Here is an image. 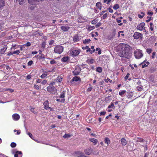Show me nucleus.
<instances>
[{"label": "nucleus", "instance_id": "9", "mask_svg": "<svg viewBox=\"0 0 157 157\" xmlns=\"http://www.w3.org/2000/svg\"><path fill=\"white\" fill-rule=\"evenodd\" d=\"M81 69L79 67H77L75 68V70L72 71L73 74L74 75H78L79 74L80 72Z\"/></svg>", "mask_w": 157, "mask_h": 157}, {"label": "nucleus", "instance_id": "19", "mask_svg": "<svg viewBox=\"0 0 157 157\" xmlns=\"http://www.w3.org/2000/svg\"><path fill=\"white\" fill-rule=\"evenodd\" d=\"M90 140L94 143V145L97 144L98 142V140L94 138H91L90 139Z\"/></svg>", "mask_w": 157, "mask_h": 157}, {"label": "nucleus", "instance_id": "23", "mask_svg": "<svg viewBox=\"0 0 157 157\" xmlns=\"http://www.w3.org/2000/svg\"><path fill=\"white\" fill-rule=\"evenodd\" d=\"M73 40L75 42H77L79 40V37L77 36H74Z\"/></svg>", "mask_w": 157, "mask_h": 157}, {"label": "nucleus", "instance_id": "38", "mask_svg": "<svg viewBox=\"0 0 157 157\" xmlns=\"http://www.w3.org/2000/svg\"><path fill=\"white\" fill-rule=\"evenodd\" d=\"M65 100V99H56L57 101H59V102H64Z\"/></svg>", "mask_w": 157, "mask_h": 157}, {"label": "nucleus", "instance_id": "16", "mask_svg": "<svg viewBox=\"0 0 157 157\" xmlns=\"http://www.w3.org/2000/svg\"><path fill=\"white\" fill-rule=\"evenodd\" d=\"M29 3L31 5H35L37 2H38V0H28Z\"/></svg>", "mask_w": 157, "mask_h": 157}, {"label": "nucleus", "instance_id": "49", "mask_svg": "<svg viewBox=\"0 0 157 157\" xmlns=\"http://www.w3.org/2000/svg\"><path fill=\"white\" fill-rule=\"evenodd\" d=\"M45 56L43 54H41V56H40V59H42L45 58Z\"/></svg>", "mask_w": 157, "mask_h": 157}, {"label": "nucleus", "instance_id": "64", "mask_svg": "<svg viewBox=\"0 0 157 157\" xmlns=\"http://www.w3.org/2000/svg\"><path fill=\"white\" fill-rule=\"evenodd\" d=\"M47 80H44L42 82V84L44 85L45 84L47 83Z\"/></svg>", "mask_w": 157, "mask_h": 157}, {"label": "nucleus", "instance_id": "57", "mask_svg": "<svg viewBox=\"0 0 157 157\" xmlns=\"http://www.w3.org/2000/svg\"><path fill=\"white\" fill-rule=\"evenodd\" d=\"M124 33V32L123 31H120L118 32V34L117 37H119L120 36V33Z\"/></svg>", "mask_w": 157, "mask_h": 157}, {"label": "nucleus", "instance_id": "53", "mask_svg": "<svg viewBox=\"0 0 157 157\" xmlns=\"http://www.w3.org/2000/svg\"><path fill=\"white\" fill-rule=\"evenodd\" d=\"M17 1H18L20 4L21 5L24 2V0H17Z\"/></svg>", "mask_w": 157, "mask_h": 157}, {"label": "nucleus", "instance_id": "14", "mask_svg": "<svg viewBox=\"0 0 157 157\" xmlns=\"http://www.w3.org/2000/svg\"><path fill=\"white\" fill-rule=\"evenodd\" d=\"M150 63L149 62L147 61L145 62V61H144L143 63H141V66L142 68H144L145 67H147L149 64Z\"/></svg>", "mask_w": 157, "mask_h": 157}, {"label": "nucleus", "instance_id": "40", "mask_svg": "<svg viewBox=\"0 0 157 157\" xmlns=\"http://www.w3.org/2000/svg\"><path fill=\"white\" fill-rule=\"evenodd\" d=\"M56 62L54 60H52L50 61V64L52 65L56 64Z\"/></svg>", "mask_w": 157, "mask_h": 157}, {"label": "nucleus", "instance_id": "17", "mask_svg": "<svg viewBox=\"0 0 157 157\" xmlns=\"http://www.w3.org/2000/svg\"><path fill=\"white\" fill-rule=\"evenodd\" d=\"M69 60L68 56L64 57L62 58L61 61L63 62H67Z\"/></svg>", "mask_w": 157, "mask_h": 157}, {"label": "nucleus", "instance_id": "36", "mask_svg": "<svg viewBox=\"0 0 157 157\" xmlns=\"http://www.w3.org/2000/svg\"><path fill=\"white\" fill-rule=\"evenodd\" d=\"M16 146V144L15 143L12 142L10 144V146L12 147L13 148L15 147Z\"/></svg>", "mask_w": 157, "mask_h": 157}, {"label": "nucleus", "instance_id": "34", "mask_svg": "<svg viewBox=\"0 0 157 157\" xmlns=\"http://www.w3.org/2000/svg\"><path fill=\"white\" fill-rule=\"evenodd\" d=\"M72 135L70 134H65L63 136V137H70L72 136Z\"/></svg>", "mask_w": 157, "mask_h": 157}, {"label": "nucleus", "instance_id": "48", "mask_svg": "<svg viewBox=\"0 0 157 157\" xmlns=\"http://www.w3.org/2000/svg\"><path fill=\"white\" fill-rule=\"evenodd\" d=\"M90 134V136H94V137H96L97 136V133H91Z\"/></svg>", "mask_w": 157, "mask_h": 157}, {"label": "nucleus", "instance_id": "45", "mask_svg": "<svg viewBox=\"0 0 157 157\" xmlns=\"http://www.w3.org/2000/svg\"><path fill=\"white\" fill-rule=\"evenodd\" d=\"M47 74L44 73L41 76V77L42 78H44L47 76Z\"/></svg>", "mask_w": 157, "mask_h": 157}, {"label": "nucleus", "instance_id": "15", "mask_svg": "<svg viewBox=\"0 0 157 157\" xmlns=\"http://www.w3.org/2000/svg\"><path fill=\"white\" fill-rule=\"evenodd\" d=\"M78 81H80V78L79 77L76 76L73 77L71 80V81L72 82H74V81L77 82Z\"/></svg>", "mask_w": 157, "mask_h": 157}, {"label": "nucleus", "instance_id": "13", "mask_svg": "<svg viewBox=\"0 0 157 157\" xmlns=\"http://www.w3.org/2000/svg\"><path fill=\"white\" fill-rule=\"evenodd\" d=\"M60 28L63 32H67L70 29V27L69 26H62Z\"/></svg>", "mask_w": 157, "mask_h": 157}, {"label": "nucleus", "instance_id": "51", "mask_svg": "<svg viewBox=\"0 0 157 157\" xmlns=\"http://www.w3.org/2000/svg\"><path fill=\"white\" fill-rule=\"evenodd\" d=\"M108 15V14L107 13H105L104 14L102 17V18L103 19H105L106 18Z\"/></svg>", "mask_w": 157, "mask_h": 157}, {"label": "nucleus", "instance_id": "39", "mask_svg": "<svg viewBox=\"0 0 157 157\" xmlns=\"http://www.w3.org/2000/svg\"><path fill=\"white\" fill-rule=\"evenodd\" d=\"M34 87L36 90H39L40 89L41 87L36 85H34Z\"/></svg>", "mask_w": 157, "mask_h": 157}, {"label": "nucleus", "instance_id": "3", "mask_svg": "<svg viewBox=\"0 0 157 157\" xmlns=\"http://www.w3.org/2000/svg\"><path fill=\"white\" fill-rule=\"evenodd\" d=\"M47 90L52 94H55L57 92V89L52 85H49L47 87Z\"/></svg>", "mask_w": 157, "mask_h": 157}, {"label": "nucleus", "instance_id": "31", "mask_svg": "<svg viewBox=\"0 0 157 157\" xmlns=\"http://www.w3.org/2000/svg\"><path fill=\"white\" fill-rule=\"evenodd\" d=\"M65 92L63 91L61 93V94L60 95L59 97L60 98H63L65 97Z\"/></svg>", "mask_w": 157, "mask_h": 157}, {"label": "nucleus", "instance_id": "59", "mask_svg": "<svg viewBox=\"0 0 157 157\" xmlns=\"http://www.w3.org/2000/svg\"><path fill=\"white\" fill-rule=\"evenodd\" d=\"M116 21H117V23H120L121 21V19H120V18H117V19H116Z\"/></svg>", "mask_w": 157, "mask_h": 157}, {"label": "nucleus", "instance_id": "56", "mask_svg": "<svg viewBox=\"0 0 157 157\" xmlns=\"http://www.w3.org/2000/svg\"><path fill=\"white\" fill-rule=\"evenodd\" d=\"M156 55V52H154L152 53V59H154L155 58V56Z\"/></svg>", "mask_w": 157, "mask_h": 157}, {"label": "nucleus", "instance_id": "7", "mask_svg": "<svg viewBox=\"0 0 157 157\" xmlns=\"http://www.w3.org/2000/svg\"><path fill=\"white\" fill-rule=\"evenodd\" d=\"M145 23L144 22H142L139 24L137 26L136 29L142 31L143 30H145V28L144 27L145 26Z\"/></svg>", "mask_w": 157, "mask_h": 157}, {"label": "nucleus", "instance_id": "30", "mask_svg": "<svg viewBox=\"0 0 157 157\" xmlns=\"http://www.w3.org/2000/svg\"><path fill=\"white\" fill-rule=\"evenodd\" d=\"M90 39H85L83 41V43L84 44H89L90 43Z\"/></svg>", "mask_w": 157, "mask_h": 157}, {"label": "nucleus", "instance_id": "29", "mask_svg": "<svg viewBox=\"0 0 157 157\" xmlns=\"http://www.w3.org/2000/svg\"><path fill=\"white\" fill-rule=\"evenodd\" d=\"M119 8V5L118 4H115L113 6V9L116 10Z\"/></svg>", "mask_w": 157, "mask_h": 157}, {"label": "nucleus", "instance_id": "24", "mask_svg": "<svg viewBox=\"0 0 157 157\" xmlns=\"http://www.w3.org/2000/svg\"><path fill=\"white\" fill-rule=\"evenodd\" d=\"M62 80V78L60 76H58L57 77L56 81L57 82H61Z\"/></svg>", "mask_w": 157, "mask_h": 157}, {"label": "nucleus", "instance_id": "12", "mask_svg": "<svg viewBox=\"0 0 157 157\" xmlns=\"http://www.w3.org/2000/svg\"><path fill=\"white\" fill-rule=\"evenodd\" d=\"M22 152L21 151H16L14 155V157H21Z\"/></svg>", "mask_w": 157, "mask_h": 157}, {"label": "nucleus", "instance_id": "8", "mask_svg": "<svg viewBox=\"0 0 157 157\" xmlns=\"http://www.w3.org/2000/svg\"><path fill=\"white\" fill-rule=\"evenodd\" d=\"M133 37L135 39H138L139 38H141L142 37V34L136 32L134 33Z\"/></svg>", "mask_w": 157, "mask_h": 157}, {"label": "nucleus", "instance_id": "63", "mask_svg": "<svg viewBox=\"0 0 157 157\" xmlns=\"http://www.w3.org/2000/svg\"><path fill=\"white\" fill-rule=\"evenodd\" d=\"M105 113H106V112L105 111L102 112L100 113V115H104L105 114Z\"/></svg>", "mask_w": 157, "mask_h": 157}, {"label": "nucleus", "instance_id": "42", "mask_svg": "<svg viewBox=\"0 0 157 157\" xmlns=\"http://www.w3.org/2000/svg\"><path fill=\"white\" fill-rule=\"evenodd\" d=\"M33 63V61L32 60L29 61L28 63V66H31Z\"/></svg>", "mask_w": 157, "mask_h": 157}, {"label": "nucleus", "instance_id": "37", "mask_svg": "<svg viewBox=\"0 0 157 157\" xmlns=\"http://www.w3.org/2000/svg\"><path fill=\"white\" fill-rule=\"evenodd\" d=\"M108 108H112V109H114L115 108V106L114 105V104L113 103H111V104L108 106Z\"/></svg>", "mask_w": 157, "mask_h": 157}, {"label": "nucleus", "instance_id": "47", "mask_svg": "<svg viewBox=\"0 0 157 157\" xmlns=\"http://www.w3.org/2000/svg\"><path fill=\"white\" fill-rule=\"evenodd\" d=\"M20 53V51L19 50H17L13 52V54H16L17 55L19 54Z\"/></svg>", "mask_w": 157, "mask_h": 157}, {"label": "nucleus", "instance_id": "55", "mask_svg": "<svg viewBox=\"0 0 157 157\" xmlns=\"http://www.w3.org/2000/svg\"><path fill=\"white\" fill-rule=\"evenodd\" d=\"M101 25V23L100 22H99L95 26L96 28H98V27H99Z\"/></svg>", "mask_w": 157, "mask_h": 157}, {"label": "nucleus", "instance_id": "44", "mask_svg": "<svg viewBox=\"0 0 157 157\" xmlns=\"http://www.w3.org/2000/svg\"><path fill=\"white\" fill-rule=\"evenodd\" d=\"M78 156V157H88L84 155L82 153H81Z\"/></svg>", "mask_w": 157, "mask_h": 157}, {"label": "nucleus", "instance_id": "41", "mask_svg": "<svg viewBox=\"0 0 157 157\" xmlns=\"http://www.w3.org/2000/svg\"><path fill=\"white\" fill-rule=\"evenodd\" d=\"M152 51V49L151 48H150V49L148 48L147 49V52L148 54H150V53H151Z\"/></svg>", "mask_w": 157, "mask_h": 157}, {"label": "nucleus", "instance_id": "54", "mask_svg": "<svg viewBox=\"0 0 157 157\" xmlns=\"http://www.w3.org/2000/svg\"><path fill=\"white\" fill-rule=\"evenodd\" d=\"M44 108L46 109H50V107H48V105H45L44 106Z\"/></svg>", "mask_w": 157, "mask_h": 157}, {"label": "nucleus", "instance_id": "58", "mask_svg": "<svg viewBox=\"0 0 157 157\" xmlns=\"http://www.w3.org/2000/svg\"><path fill=\"white\" fill-rule=\"evenodd\" d=\"M31 43L29 42H27L26 44H25V45L29 47L31 46Z\"/></svg>", "mask_w": 157, "mask_h": 157}, {"label": "nucleus", "instance_id": "6", "mask_svg": "<svg viewBox=\"0 0 157 157\" xmlns=\"http://www.w3.org/2000/svg\"><path fill=\"white\" fill-rule=\"evenodd\" d=\"M80 52V51L78 49H74L70 51V55L74 57L78 56Z\"/></svg>", "mask_w": 157, "mask_h": 157}, {"label": "nucleus", "instance_id": "35", "mask_svg": "<svg viewBox=\"0 0 157 157\" xmlns=\"http://www.w3.org/2000/svg\"><path fill=\"white\" fill-rule=\"evenodd\" d=\"M87 62H88L89 63H90V64L93 63L94 62V60L93 59H91L90 60H88L87 61Z\"/></svg>", "mask_w": 157, "mask_h": 157}, {"label": "nucleus", "instance_id": "32", "mask_svg": "<svg viewBox=\"0 0 157 157\" xmlns=\"http://www.w3.org/2000/svg\"><path fill=\"white\" fill-rule=\"evenodd\" d=\"M33 140L35 141L38 142L40 143L41 141L40 140L39 138H32Z\"/></svg>", "mask_w": 157, "mask_h": 157}, {"label": "nucleus", "instance_id": "43", "mask_svg": "<svg viewBox=\"0 0 157 157\" xmlns=\"http://www.w3.org/2000/svg\"><path fill=\"white\" fill-rule=\"evenodd\" d=\"M96 50L97 51H98V53L99 54H100L101 52V50L100 48H97L96 49Z\"/></svg>", "mask_w": 157, "mask_h": 157}, {"label": "nucleus", "instance_id": "2", "mask_svg": "<svg viewBox=\"0 0 157 157\" xmlns=\"http://www.w3.org/2000/svg\"><path fill=\"white\" fill-rule=\"evenodd\" d=\"M120 45L121 48V50H123L129 53V51L131 48L130 46L124 43H121Z\"/></svg>", "mask_w": 157, "mask_h": 157}, {"label": "nucleus", "instance_id": "22", "mask_svg": "<svg viewBox=\"0 0 157 157\" xmlns=\"http://www.w3.org/2000/svg\"><path fill=\"white\" fill-rule=\"evenodd\" d=\"M96 6L100 10H101V3L100 2H97L96 4Z\"/></svg>", "mask_w": 157, "mask_h": 157}, {"label": "nucleus", "instance_id": "20", "mask_svg": "<svg viewBox=\"0 0 157 157\" xmlns=\"http://www.w3.org/2000/svg\"><path fill=\"white\" fill-rule=\"evenodd\" d=\"M7 48V47L6 46H4L1 49L0 51V53L1 54H4L5 52L6 51Z\"/></svg>", "mask_w": 157, "mask_h": 157}, {"label": "nucleus", "instance_id": "27", "mask_svg": "<svg viewBox=\"0 0 157 157\" xmlns=\"http://www.w3.org/2000/svg\"><path fill=\"white\" fill-rule=\"evenodd\" d=\"M96 71L99 73H101L102 71V69L100 67H98L97 68Z\"/></svg>", "mask_w": 157, "mask_h": 157}, {"label": "nucleus", "instance_id": "52", "mask_svg": "<svg viewBox=\"0 0 157 157\" xmlns=\"http://www.w3.org/2000/svg\"><path fill=\"white\" fill-rule=\"evenodd\" d=\"M129 75H130V74H129L128 73H127V74L124 77L125 80H126L128 78Z\"/></svg>", "mask_w": 157, "mask_h": 157}, {"label": "nucleus", "instance_id": "26", "mask_svg": "<svg viewBox=\"0 0 157 157\" xmlns=\"http://www.w3.org/2000/svg\"><path fill=\"white\" fill-rule=\"evenodd\" d=\"M105 81L107 82H109L110 83H114L115 82V81L112 82V80L110 79L109 78L105 79Z\"/></svg>", "mask_w": 157, "mask_h": 157}, {"label": "nucleus", "instance_id": "1", "mask_svg": "<svg viewBox=\"0 0 157 157\" xmlns=\"http://www.w3.org/2000/svg\"><path fill=\"white\" fill-rule=\"evenodd\" d=\"M118 56L121 57L125 58L127 59H129L131 57V55L129 53L127 52L121 50L118 54Z\"/></svg>", "mask_w": 157, "mask_h": 157}, {"label": "nucleus", "instance_id": "62", "mask_svg": "<svg viewBox=\"0 0 157 157\" xmlns=\"http://www.w3.org/2000/svg\"><path fill=\"white\" fill-rule=\"evenodd\" d=\"M93 89V88L90 87H89L87 89V91L88 92H90V91H91V90H92V89Z\"/></svg>", "mask_w": 157, "mask_h": 157}, {"label": "nucleus", "instance_id": "25", "mask_svg": "<svg viewBox=\"0 0 157 157\" xmlns=\"http://www.w3.org/2000/svg\"><path fill=\"white\" fill-rule=\"evenodd\" d=\"M34 109L33 108V107H32L31 106H30V110L33 112L34 113L36 114L37 113V112L36 111H35L34 110Z\"/></svg>", "mask_w": 157, "mask_h": 157}, {"label": "nucleus", "instance_id": "46", "mask_svg": "<svg viewBox=\"0 0 157 157\" xmlns=\"http://www.w3.org/2000/svg\"><path fill=\"white\" fill-rule=\"evenodd\" d=\"M147 18H148V20H146V21L147 22H149L151 20V17H147Z\"/></svg>", "mask_w": 157, "mask_h": 157}, {"label": "nucleus", "instance_id": "18", "mask_svg": "<svg viewBox=\"0 0 157 157\" xmlns=\"http://www.w3.org/2000/svg\"><path fill=\"white\" fill-rule=\"evenodd\" d=\"M121 142L122 145L123 146H125L127 144V141L125 138H122L121 140Z\"/></svg>", "mask_w": 157, "mask_h": 157}, {"label": "nucleus", "instance_id": "5", "mask_svg": "<svg viewBox=\"0 0 157 157\" xmlns=\"http://www.w3.org/2000/svg\"><path fill=\"white\" fill-rule=\"evenodd\" d=\"M134 54L136 58L139 59L143 56L142 51L141 50L137 49L134 52Z\"/></svg>", "mask_w": 157, "mask_h": 157}, {"label": "nucleus", "instance_id": "50", "mask_svg": "<svg viewBox=\"0 0 157 157\" xmlns=\"http://www.w3.org/2000/svg\"><path fill=\"white\" fill-rule=\"evenodd\" d=\"M97 20L96 19H94L92 21L91 23L92 24H95L97 22Z\"/></svg>", "mask_w": 157, "mask_h": 157}, {"label": "nucleus", "instance_id": "10", "mask_svg": "<svg viewBox=\"0 0 157 157\" xmlns=\"http://www.w3.org/2000/svg\"><path fill=\"white\" fill-rule=\"evenodd\" d=\"M92 151V149L90 147L84 150V152L87 155H90Z\"/></svg>", "mask_w": 157, "mask_h": 157}, {"label": "nucleus", "instance_id": "60", "mask_svg": "<svg viewBox=\"0 0 157 157\" xmlns=\"http://www.w3.org/2000/svg\"><path fill=\"white\" fill-rule=\"evenodd\" d=\"M31 75H27V76H26V79H31Z\"/></svg>", "mask_w": 157, "mask_h": 157}, {"label": "nucleus", "instance_id": "11", "mask_svg": "<svg viewBox=\"0 0 157 157\" xmlns=\"http://www.w3.org/2000/svg\"><path fill=\"white\" fill-rule=\"evenodd\" d=\"M12 117L14 120L18 121L19 120L20 117L18 114L15 113L13 115Z\"/></svg>", "mask_w": 157, "mask_h": 157}, {"label": "nucleus", "instance_id": "28", "mask_svg": "<svg viewBox=\"0 0 157 157\" xmlns=\"http://www.w3.org/2000/svg\"><path fill=\"white\" fill-rule=\"evenodd\" d=\"M105 143L107 144V146L109 143H110V141L109 139V138H105Z\"/></svg>", "mask_w": 157, "mask_h": 157}, {"label": "nucleus", "instance_id": "21", "mask_svg": "<svg viewBox=\"0 0 157 157\" xmlns=\"http://www.w3.org/2000/svg\"><path fill=\"white\" fill-rule=\"evenodd\" d=\"M5 4V2L4 0H0V9L4 6Z\"/></svg>", "mask_w": 157, "mask_h": 157}, {"label": "nucleus", "instance_id": "4", "mask_svg": "<svg viewBox=\"0 0 157 157\" xmlns=\"http://www.w3.org/2000/svg\"><path fill=\"white\" fill-rule=\"evenodd\" d=\"M63 51V48L60 45H57L54 48V51L56 53L60 54Z\"/></svg>", "mask_w": 157, "mask_h": 157}, {"label": "nucleus", "instance_id": "61", "mask_svg": "<svg viewBox=\"0 0 157 157\" xmlns=\"http://www.w3.org/2000/svg\"><path fill=\"white\" fill-rule=\"evenodd\" d=\"M147 14H148V15H150L151 16H152L153 14V12L151 11V12H148L147 13Z\"/></svg>", "mask_w": 157, "mask_h": 157}, {"label": "nucleus", "instance_id": "33", "mask_svg": "<svg viewBox=\"0 0 157 157\" xmlns=\"http://www.w3.org/2000/svg\"><path fill=\"white\" fill-rule=\"evenodd\" d=\"M126 92V90H123L121 92H119V94L121 96H122L123 94H124V93Z\"/></svg>", "mask_w": 157, "mask_h": 157}]
</instances>
